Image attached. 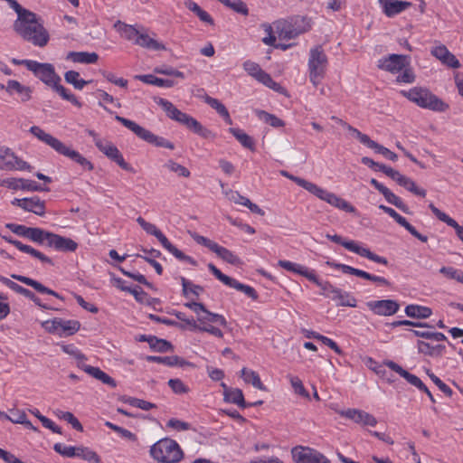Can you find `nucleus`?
<instances>
[{"instance_id": "52", "label": "nucleus", "mask_w": 463, "mask_h": 463, "mask_svg": "<svg viewBox=\"0 0 463 463\" xmlns=\"http://www.w3.org/2000/svg\"><path fill=\"white\" fill-rule=\"evenodd\" d=\"M149 340V346L154 351L167 352L173 350V345L167 340L157 338L155 335H153V337H150Z\"/></svg>"}, {"instance_id": "38", "label": "nucleus", "mask_w": 463, "mask_h": 463, "mask_svg": "<svg viewBox=\"0 0 463 463\" xmlns=\"http://www.w3.org/2000/svg\"><path fill=\"white\" fill-rule=\"evenodd\" d=\"M114 27L127 40L134 41L136 43V39L137 38L139 32L133 25L127 24L121 21H117L114 24Z\"/></svg>"}, {"instance_id": "43", "label": "nucleus", "mask_w": 463, "mask_h": 463, "mask_svg": "<svg viewBox=\"0 0 463 463\" xmlns=\"http://www.w3.org/2000/svg\"><path fill=\"white\" fill-rule=\"evenodd\" d=\"M394 220L397 223H399L401 226H402L413 237L417 238L421 242L428 241V237L418 232V231L401 214L397 213L396 216L394 217Z\"/></svg>"}, {"instance_id": "27", "label": "nucleus", "mask_w": 463, "mask_h": 463, "mask_svg": "<svg viewBox=\"0 0 463 463\" xmlns=\"http://www.w3.org/2000/svg\"><path fill=\"white\" fill-rule=\"evenodd\" d=\"M155 102L166 113L167 117L175 121L180 122L184 112L179 110L172 102L163 98H155Z\"/></svg>"}, {"instance_id": "62", "label": "nucleus", "mask_w": 463, "mask_h": 463, "mask_svg": "<svg viewBox=\"0 0 463 463\" xmlns=\"http://www.w3.org/2000/svg\"><path fill=\"white\" fill-rule=\"evenodd\" d=\"M344 128H345L350 133H352L363 145L366 146L367 147L370 146V144L373 142V140L370 138L369 136L363 134L361 131H359L357 128L352 127L348 123L345 122V125H344Z\"/></svg>"}, {"instance_id": "36", "label": "nucleus", "mask_w": 463, "mask_h": 463, "mask_svg": "<svg viewBox=\"0 0 463 463\" xmlns=\"http://www.w3.org/2000/svg\"><path fill=\"white\" fill-rule=\"evenodd\" d=\"M15 155L8 147H0V170L11 171L15 166L14 159Z\"/></svg>"}, {"instance_id": "5", "label": "nucleus", "mask_w": 463, "mask_h": 463, "mask_svg": "<svg viewBox=\"0 0 463 463\" xmlns=\"http://www.w3.org/2000/svg\"><path fill=\"white\" fill-rule=\"evenodd\" d=\"M115 119L121 123L128 129L132 131L137 137L140 139L147 142L148 144L154 145L156 147H164L168 148L170 150L175 149V144L168 139L159 137L146 129L145 128L139 126L135 121L123 118L121 116L116 115Z\"/></svg>"}, {"instance_id": "12", "label": "nucleus", "mask_w": 463, "mask_h": 463, "mask_svg": "<svg viewBox=\"0 0 463 463\" xmlns=\"http://www.w3.org/2000/svg\"><path fill=\"white\" fill-rule=\"evenodd\" d=\"M291 454L296 463H323L327 460L322 453L308 447H294L291 449Z\"/></svg>"}, {"instance_id": "23", "label": "nucleus", "mask_w": 463, "mask_h": 463, "mask_svg": "<svg viewBox=\"0 0 463 463\" xmlns=\"http://www.w3.org/2000/svg\"><path fill=\"white\" fill-rule=\"evenodd\" d=\"M179 123L183 124L188 129L203 138H210L213 137V133L210 129L204 128L197 119L186 113L182 117Z\"/></svg>"}, {"instance_id": "2", "label": "nucleus", "mask_w": 463, "mask_h": 463, "mask_svg": "<svg viewBox=\"0 0 463 463\" xmlns=\"http://www.w3.org/2000/svg\"><path fill=\"white\" fill-rule=\"evenodd\" d=\"M29 131L40 141L51 146L57 153L71 158L72 161L81 165L83 169L89 171L93 170L94 165L90 161H89L86 157L82 156L78 151L66 146L61 141L52 137V135L46 133L40 127L33 126L31 127Z\"/></svg>"}, {"instance_id": "24", "label": "nucleus", "mask_w": 463, "mask_h": 463, "mask_svg": "<svg viewBox=\"0 0 463 463\" xmlns=\"http://www.w3.org/2000/svg\"><path fill=\"white\" fill-rule=\"evenodd\" d=\"M278 265L289 272L305 277L309 281L311 279H315V270L310 269L301 264H298L289 260H280L278 261Z\"/></svg>"}, {"instance_id": "34", "label": "nucleus", "mask_w": 463, "mask_h": 463, "mask_svg": "<svg viewBox=\"0 0 463 463\" xmlns=\"http://www.w3.org/2000/svg\"><path fill=\"white\" fill-rule=\"evenodd\" d=\"M213 252L222 260L232 265L239 266L241 264V259L236 254H234L232 250H228L227 248L220 246L219 244H217Z\"/></svg>"}, {"instance_id": "31", "label": "nucleus", "mask_w": 463, "mask_h": 463, "mask_svg": "<svg viewBox=\"0 0 463 463\" xmlns=\"http://www.w3.org/2000/svg\"><path fill=\"white\" fill-rule=\"evenodd\" d=\"M136 79L146 84L164 88H172L175 84V82L173 80L157 78L153 74L137 75Z\"/></svg>"}, {"instance_id": "1", "label": "nucleus", "mask_w": 463, "mask_h": 463, "mask_svg": "<svg viewBox=\"0 0 463 463\" xmlns=\"http://www.w3.org/2000/svg\"><path fill=\"white\" fill-rule=\"evenodd\" d=\"M14 30L24 41L39 47H44L50 39L43 23L39 21L37 14L33 12L30 13V15L26 14L21 19H16L14 24Z\"/></svg>"}, {"instance_id": "40", "label": "nucleus", "mask_w": 463, "mask_h": 463, "mask_svg": "<svg viewBox=\"0 0 463 463\" xmlns=\"http://www.w3.org/2000/svg\"><path fill=\"white\" fill-rule=\"evenodd\" d=\"M184 5L191 12L194 13L202 22L213 24V20L211 15L206 11L203 10L195 2L187 0L184 2Z\"/></svg>"}, {"instance_id": "10", "label": "nucleus", "mask_w": 463, "mask_h": 463, "mask_svg": "<svg viewBox=\"0 0 463 463\" xmlns=\"http://www.w3.org/2000/svg\"><path fill=\"white\" fill-rule=\"evenodd\" d=\"M95 145L100 152L106 155L110 160L117 163L122 169L129 172L134 171L133 167L125 161L118 147L111 142L102 139H96Z\"/></svg>"}, {"instance_id": "9", "label": "nucleus", "mask_w": 463, "mask_h": 463, "mask_svg": "<svg viewBox=\"0 0 463 463\" xmlns=\"http://www.w3.org/2000/svg\"><path fill=\"white\" fill-rule=\"evenodd\" d=\"M310 187L311 188L309 190V193L314 194L320 200L325 201L330 205L340 210H343L346 213L354 212V207H353L347 201L337 196L335 194L328 192L327 190L323 189L322 187L317 185L316 184H313L312 186Z\"/></svg>"}, {"instance_id": "32", "label": "nucleus", "mask_w": 463, "mask_h": 463, "mask_svg": "<svg viewBox=\"0 0 463 463\" xmlns=\"http://www.w3.org/2000/svg\"><path fill=\"white\" fill-rule=\"evenodd\" d=\"M405 314L412 318L424 319L432 315L431 308L420 305H408L405 307Z\"/></svg>"}, {"instance_id": "48", "label": "nucleus", "mask_w": 463, "mask_h": 463, "mask_svg": "<svg viewBox=\"0 0 463 463\" xmlns=\"http://www.w3.org/2000/svg\"><path fill=\"white\" fill-rule=\"evenodd\" d=\"M230 288H235L238 291H241L244 293L248 298H251L252 300H257L259 298V295L254 288L242 284L236 280L235 279H232L231 281V284H229Z\"/></svg>"}, {"instance_id": "11", "label": "nucleus", "mask_w": 463, "mask_h": 463, "mask_svg": "<svg viewBox=\"0 0 463 463\" xmlns=\"http://www.w3.org/2000/svg\"><path fill=\"white\" fill-rule=\"evenodd\" d=\"M29 71L49 87L55 83L56 80H61V77L55 72L54 66L51 63H42L34 61Z\"/></svg>"}, {"instance_id": "17", "label": "nucleus", "mask_w": 463, "mask_h": 463, "mask_svg": "<svg viewBox=\"0 0 463 463\" xmlns=\"http://www.w3.org/2000/svg\"><path fill=\"white\" fill-rule=\"evenodd\" d=\"M224 388V401L238 405L240 408H247L251 406H259L263 403L262 401H257L252 403H248L244 400L242 391L238 388H228L225 383H222Z\"/></svg>"}, {"instance_id": "30", "label": "nucleus", "mask_w": 463, "mask_h": 463, "mask_svg": "<svg viewBox=\"0 0 463 463\" xmlns=\"http://www.w3.org/2000/svg\"><path fill=\"white\" fill-rule=\"evenodd\" d=\"M52 233L41 228L30 227L27 239L40 245L48 246Z\"/></svg>"}, {"instance_id": "50", "label": "nucleus", "mask_w": 463, "mask_h": 463, "mask_svg": "<svg viewBox=\"0 0 463 463\" xmlns=\"http://www.w3.org/2000/svg\"><path fill=\"white\" fill-rule=\"evenodd\" d=\"M75 457L80 458L86 461L99 463L100 458L99 456L90 449L83 446H79L76 449Z\"/></svg>"}, {"instance_id": "64", "label": "nucleus", "mask_w": 463, "mask_h": 463, "mask_svg": "<svg viewBox=\"0 0 463 463\" xmlns=\"http://www.w3.org/2000/svg\"><path fill=\"white\" fill-rule=\"evenodd\" d=\"M344 128H345L350 133H352L363 145L366 146L367 147L370 146V144L373 142V140L370 138L369 136L363 134L361 131H359L357 128L352 127L348 123L345 122V125H344Z\"/></svg>"}, {"instance_id": "33", "label": "nucleus", "mask_w": 463, "mask_h": 463, "mask_svg": "<svg viewBox=\"0 0 463 463\" xmlns=\"http://www.w3.org/2000/svg\"><path fill=\"white\" fill-rule=\"evenodd\" d=\"M135 43L143 48L155 50V51H160V50L165 49L164 44H162V43H158L156 40L149 37V35L146 33H139L137 35V38L136 39Z\"/></svg>"}, {"instance_id": "21", "label": "nucleus", "mask_w": 463, "mask_h": 463, "mask_svg": "<svg viewBox=\"0 0 463 463\" xmlns=\"http://www.w3.org/2000/svg\"><path fill=\"white\" fill-rule=\"evenodd\" d=\"M48 247L54 248L60 251L74 252L78 249V243L71 238L52 233Z\"/></svg>"}, {"instance_id": "53", "label": "nucleus", "mask_w": 463, "mask_h": 463, "mask_svg": "<svg viewBox=\"0 0 463 463\" xmlns=\"http://www.w3.org/2000/svg\"><path fill=\"white\" fill-rule=\"evenodd\" d=\"M55 415L59 419L66 420L76 430H79V431H82L83 430V427H82L81 423L79 421V420L71 412L57 410L55 411Z\"/></svg>"}, {"instance_id": "49", "label": "nucleus", "mask_w": 463, "mask_h": 463, "mask_svg": "<svg viewBox=\"0 0 463 463\" xmlns=\"http://www.w3.org/2000/svg\"><path fill=\"white\" fill-rule=\"evenodd\" d=\"M180 280L183 288L182 291L184 297L188 298L189 293L194 295L195 297H199V295L203 292V288L202 286L192 283L184 277H181Z\"/></svg>"}, {"instance_id": "55", "label": "nucleus", "mask_w": 463, "mask_h": 463, "mask_svg": "<svg viewBox=\"0 0 463 463\" xmlns=\"http://www.w3.org/2000/svg\"><path fill=\"white\" fill-rule=\"evenodd\" d=\"M164 167L168 169L169 171L175 173L178 176L182 177H189L191 173L185 166L175 162L174 160L170 159L167 160Z\"/></svg>"}, {"instance_id": "19", "label": "nucleus", "mask_w": 463, "mask_h": 463, "mask_svg": "<svg viewBox=\"0 0 463 463\" xmlns=\"http://www.w3.org/2000/svg\"><path fill=\"white\" fill-rule=\"evenodd\" d=\"M378 3L383 13L390 18L402 13L411 5V2L401 0H378Z\"/></svg>"}, {"instance_id": "61", "label": "nucleus", "mask_w": 463, "mask_h": 463, "mask_svg": "<svg viewBox=\"0 0 463 463\" xmlns=\"http://www.w3.org/2000/svg\"><path fill=\"white\" fill-rule=\"evenodd\" d=\"M344 128H345L350 133H352L363 145L366 146L367 147L370 146V144L373 142V140L370 138L369 136L363 134L361 131H359L357 128L352 127L348 123L345 122V125H344Z\"/></svg>"}, {"instance_id": "54", "label": "nucleus", "mask_w": 463, "mask_h": 463, "mask_svg": "<svg viewBox=\"0 0 463 463\" xmlns=\"http://www.w3.org/2000/svg\"><path fill=\"white\" fill-rule=\"evenodd\" d=\"M439 273L444 275L447 279H454L463 284V271L452 266H444L439 269Z\"/></svg>"}, {"instance_id": "44", "label": "nucleus", "mask_w": 463, "mask_h": 463, "mask_svg": "<svg viewBox=\"0 0 463 463\" xmlns=\"http://www.w3.org/2000/svg\"><path fill=\"white\" fill-rule=\"evenodd\" d=\"M394 220L397 223H399L401 226H402L413 237L417 238L421 242L428 241V237L418 232V231L401 214L397 213L396 216L394 217Z\"/></svg>"}, {"instance_id": "45", "label": "nucleus", "mask_w": 463, "mask_h": 463, "mask_svg": "<svg viewBox=\"0 0 463 463\" xmlns=\"http://www.w3.org/2000/svg\"><path fill=\"white\" fill-rule=\"evenodd\" d=\"M381 194L383 195V197L389 203L393 204L403 213H409L408 206L402 202V200L400 197L395 195L389 188L385 187Z\"/></svg>"}, {"instance_id": "4", "label": "nucleus", "mask_w": 463, "mask_h": 463, "mask_svg": "<svg viewBox=\"0 0 463 463\" xmlns=\"http://www.w3.org/2000/svg\"><path fill=\"white\" fill-rule=\"evenodd\" d=\"M149 453L159 463H177L184 456L179 444L170 438L159 439L151 446Z\"/></svg>"}, {"instance_id": "18", "label": "nucleus", "mask_w": 463, "mask_h": 463, "mask_svg": "<svg viewBox=\"0 0 463 463\" xmlns=\"http://www.w3.org/2000/svg\"><path fill=\"white\" fill-rule=\"evenodd\" d=\"M12 203L17 205L20 208L27 212H32L39 216L45 214V203L44 201L40 200L38 196L32 198L14 199Z\"/></svg>"}, {"instance_id": "16", "label": "nucleus", "mask_w": 463, "mask_h": 463, "mask_svg": "<svg viewBox=\"0 0 463 463\" xmlns=\"http://www.w3.org/2000/svg\"><path fill=\"white\" fill-rule=\"evenodd\" d=\"M385 365L388 366L391 370L400 374L402 378H404L409 383L418 388L420 391L425 392L426 394H430L429 388L422 383V381L416 375L409 373L405 369H403L401 365L393 361L385 362Z\"/></svg>"}, {"instance_id": "59", "label": "nucleus", "mask_w": 463, "mask_h": 463, "mask_svg": "<svg viewBox=\"0 0 463 463\" xmlns=\"http://www.w3.org/2000/svg\"><path fill=\"white\" fill-rule=\"evenodd\" d=\"M61 349L64 353L73 356L77 360V366L79 364H83L87 358L74 345H63Z\"/></svg>"}, {"instance_id": "57", "label": "nucleus", "mask_w": 463, "mask_h": 463, "mask_svg": "<svg viewBox=\"0 0 463 463\" xmlns=\"http://www.w3.org/2000/svg\"><path fill=\"white\" fill-rule=\"evenodd\" d=\"M20 181V189L27 190L31 192H48L50 189L48 187H44L42 184L36 183L35 181L19 178Z\"/></svg>"}, {"instance_id": "28", "label": "nucleus", "mask_w": 463, "mask_h": 463, "mask_svg": "<svg viewBox=\"0 0 463 463\" xmlns=\"http://www.w3.org/2000/svg\"><path fill=\"white\" fill-rule=\"evenodd\" d=\"M146 361L157 363V364H163L167 366H180L184 367V365H191L189 362H186L183 358L177 356V355H172V356H156V355H148L146 356Z\"/></svg>"}, {"instance_id": "47", "label": "nucleus", "mask_w": 463, "mask_h": 463, "mask_svg": "<svg viewBox=\"0 0 463 463\" xmlns=\"http://www.w3.org/2000/svg\"><path fill=\"white\" fill-rule=\"evenodd\" d=\"M65 81L71 84L76 90H82L90 81L80 78L76 71H68L64 74Z\"/></svg>"}, {"instance_id": "37", "label": "nucleus", "mask_w": 463, "mask_h": 463, "mask_svg": "<svg viewBox=\"0 0 463 463\" xmlns=\"http://www.w3.org/2000/svg\"><path fill=\"white\" fill-rule=\"evenodd\" d=\"M311 282L315 283L317 287L320 288V294L326 298H329L332 299V296H335V294H339V288L335 287L329 281H323L317 278L315 274V279H311Z\"/></svg>"}, {"instance_id": "51", "label": "nucleus", "mask_w": 463, "mask_h": 463, "mask_svg": "<svg viewBox=\"0 0 463 463\" xmlns=\"http://www.w3.org/2000/svg\"><path fill=\"white\" fill-rule=\"evenodd\" d=\"M198 321L201 324H206V323H218L221 326H226L227 322L223 316L212 313L209 310L206 309L202 316H199Z\"/></svg>"}, {"instance_id": "15", "label": "nucleus", "mask_w": 463, "mask_h": 463, "mask_svg": "<svg viewBox=\"0 0 463 463\" xmlns=\"http://www.w3.org/2000/svg\"><path fill=\"white\" fill-rule=\"evenodd\" d=\"M341 416L353 420L355 423L362 424L364 426H375L377 424L376 418L362 410L358 409H348L345 411H337Z\"/></svg>"}, {"instance_id": "13", "label": "nucleus", "mask_w": 463, "mask_h": 463, "mask_svg": "<svg viewBox=\"0 0 463 463\" xmlns=\"http://www.w3.org/2000/svg\"><path fill=\"white\" fill-rule=\"evenodd\" d=\"M409 56L402 54H390L378 61L377 67L380 70L397 73L402 71L408 64Z\"/></svg>"}, {"instance_id": "25", "label": "nucleus", "mask_w": 463, "mask_h": 463, "mask_svg": "<svg viewBox=\"0 0 463 463\" xmlns=\"http://www.w3.org/2000/svg\"><path fill=\"white\" fill-rule=\"evenodd\" d=\"M11 278L15 279V280H18V281H20V282H22V283H24L25 285H27V286L32 287L33 288H34L39 293L48 294V295L53 296L55 298H58L60 299H62V298L57 292H55L54 290L45 287L44 285H43L39 281L34 280V279H33L31 278H28V277H25V276H23V275H17V274H12Z\"/></svg>"}, {"instance_id": "60", "label": "nucleus", "mask_w": 463, "mask_h": 463, "mask_svg": "<svg viewBox=\"0 0 463 463\" xmlns=\"http://www.w3.org/2000/svg\"><path fill=\"white\" fill-rule=\"evenodd\" d=\"M368 147L373 149L376 153L383 155L384 157H386L393 162L396 161L398 158V156L395 153H393L387 147H384L383 146L378 144L377 142H375L373 140Z\"/></svg>"}, {"instance_id": "46", "label": "nucleus", "mask_w": 463, "mask_h": 463, "mask_svg": "<svg viewBox=\"0 0 463 463\" xmlns=\"http://www.w3.org/2000/svg\"><path fill=\"white\" fill-rule=\"evenodd\" d=\"M61 80H56L51 88L55 90L63 99L70 101L73 105L77 107H81V103L78 100V99L71 93L68 91L62 85L60 84Z\"/></svg>"}, {"instance_id": "7", "label": "nucleus", "mask_w": 463, "mask_h": 463, "mask_svg": "<svg viewBox=\"0 0 463 463\" xmlns=\"http://www.w3.org/2000/svg\"><path fill=\"white\" fill-rule=\"evenodd\" d=\"M326 237L331 241L342 245L346 250L354 252L360 255L361 257L367 258L368 260L379 264H383L385 266L388 265V260L386 258L373 253L368 248L361 247L354 241H345L340 235L337 234H326Z\"/></svg>"}, {"instance_id": "39", "label": "nucleus", "mask_w": 463, "mask_h": 463, "mask_svg": "<svg viewBox=\"0 0 463 463\" xmlns=\"http://www.w3.org/2000/svg\"><path fill=\"white\" fill-rule=\"evenodd\" d=\"M241 373L245 383H251L255 388L259 390H266L265 385L262 383L259 374L256 372L248 370L247 368H242Z\"/></svg>"}, {"instance_id": "20", "label": "nucleus", "mask_w": 463, "mask_h": 463, "mask_svg": "<svg viewBox=\"0 0 463 463\" xmlns=\"http://www.w3.org/2000/svg\"><path fill=\"white\" fill-rule=\"evenodd\" d=\"M2 238L5 241H6L8 243H10V244L14 245V247H16L22 252L30 254L31 256L38 259L39 260H41L43 263H48L50 265H53V262H52V259H50L49 257H47L46 255H44L41 251L35 250L34 248H33V247H31L29 245L24 244L20 241L14 240L11 236L3 235Z\"/></svg>"}, {"instance_id": "22", "label": "nucleus", "mask_w": 463, "mask_h": 463, "mask_svg": "<svg viewBox=\"0 0 463 463\" xmlns=\"http://www.w3.org/2000/svg\"><path fill=\"white\" fill-rule=\"evenodd\" d=\"M0 88L5 90L10 95L16 92L21 96V101L26 102L32 98V89L28 86L22 85L15 80H8L6 85L1 84Z\"/></svg>"}, {"instance_id": "41", "label": "nucleus", "mask_w": 463, "mask_h": 463, "mask_svg": "<svg viewBox=\"0 0 463 463\" xmlns=\"http://www.w3.org/2000/svg\"><path fill=\"white\" fill-rule=\"evenodd\" d=\"M332 300L338 301L337 306L341 307H355L357 305L356 298L351 296L349 292L343 291L341 288H339V294L332 296Z\"/></svg>"}, {"instance_id": "6", "label": "nucleus", "mask_w": 463, "mask_h": 463, "mask_svg": "<svg viewBox=\"0 0 463 463\" xmlns=\"http://www.w3.org/2000/svg\"><path fill=\"white\" fill-rule=\"evenodd\" d=\"M327 58L321 46L311 49L308 60L309 79L317 86L325 76Z\"/></svg>"}, {"instance_id": "26", "label": "nucleus", "mask_w": 463, "mask_h": 463, "mask_svg": "<svg viewBox=\"0 0 463 463\" xmlns=\"http://www.w3.org/2000/svg\"><path fill=\"white\" fill-rule=\"evenodd\" d=\"M429 208L439 221L445 222L448 226L452 227L456 232L458 238L463 242V226L459 225L454 219L441 212L433 203H430Z\"/></svg>"}, {"instance_id": "8", "label": "nucleus", "mask_w": 463, "mask_h": 463, "mask_svg": "<svg viewBox=\"0 0 463 463\" xmlns=\"http://www.w3.org/2000/svg\"><path fill=\"white\" fill-rule=\"evenodd\" d=\"M43 326L52 334L59 336H70L77 333L80 328V323L78 320H65L62 318H54L43 323Z\"/></svg>"}, {"instance_id": "29", "label": "nucleus", "mask_w": 463, "mask_h": 463, "mask_svg": "<svg viewBox=\"0 0 463 463\" xmlns=\"http://www.w3.org/2000/svg\"><path fill=\"white\" fill-rule=\"evenodd\" d=\"M66 60L78 63L93 64L98 61L99 55L96 52H70L66 56Z\"/></svg>"}, {"instance_id": "35", "label": "nucleus", "mask_w": 463, "mask_h": 463, "mask_svg": "<svg viewBox=\"0 0 463 463\" xmlns=\"http://www.w3.org/2000/svg\"><path fill=\"white\" fill-rule=\"evenodd\" d=\"M229 132L241 144V146L251 151L255 150V143L253 138L243 132L241 129L231 128Z\"/></svg>"}, {"instance_id": "14", "label": "nucleus", "mask_w": 463, "mask_h": 463, "mask_svg": "<svg viewBox=\"0 0 463 463\" xmlns=\"http://www.w3.org/2000/svg\"><path fill=\"white\" fill-rule=\"evenodd\" d=\"M368 308L377 316H392L400 308L397 301L392 299L373 300L366 303Z\"/></svg>"}, {"instance_id": "56", "label": "nucleus", "mask_w": 463, "mask_h": 463, "mask_svg": "<svg viewBox=\"0 0 463 463\" xmlns=\"http://www.w3.org/2000/svg\"><path fill=\"white\" fill-rule=\"evenodd\" d=\"M259 118L264 121L265 123L269 124L271 127L274 128H281L284 127L285 123L282 119L279 118L277 116L273 114H269L264 110L258 111Z\"/></svg>"}, {"instance_id": "63", "label": "nucleus", "mask_w": 463, "mask_h": 463, "mask_svg": "<svg viewBox=\"0 0 463 463\" xmlns=\"http://www.w3.org/2000/svg\"><path fill=\"white\" fill-rule=\"evenodd\" d=\"M344 128H345L350 133H352L363 145L366 146L367 147L370 146V144L373 142V140L370 138L369 136L363 134L361 131H359L357 128L352 127L348 123L345 122V125H344Z\"/></svg>"}, {"instance_id": "58", "label": "nucleus", "mask_w": 463, "mask_h": 463, "mask_svg": "<svg viewBox=\"0 0 463 463\" xmlns=\"http://www.w3.org/2000/svg\"><path fill=\"white\" fill-rule=\"evenodd\" d=\"M400 185L416 195H419L420 197L426 196V191L422 188H419L416 185L415 182L407 176H404V178L402 179V183L400 184Z\"/></svg>"}, {"instance_id": "42", "label": "nucleus", "mask_w": 463, "mask_h": 463, "mask_svg": "<svg viewBox=\"0 0 463 463\" xmlns=\"http://www.w3.org/2000/svg\"><path fill=\"white\" fill-rule=\"evenodd\" d=\"M277 28L279 30V37L282 40L294 39L302 33V31L294 28L289 23H283Z\"/></svg>"}, {"instance_id": "3", "label": "nucleus", "mask_w": 463, "mask_h": 463, "mask_svg": "<svg viewBox=\"0 0 463 463\" xmlns=\"http://www.w3.org/2000/svg\"><path fill=\"white\" fill-rule=\"evenodd\" d=\"M402 96L417 106L430 109L436 112H444L449 109V105L433 94L429 89L422 87H413L409 90H402Z\"/></svg>"}]
</instances>
